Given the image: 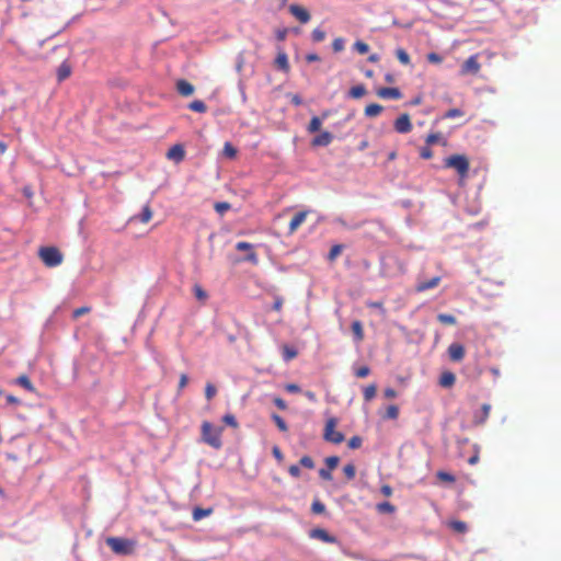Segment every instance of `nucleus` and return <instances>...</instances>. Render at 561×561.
<instances>
[{"label":"nucleus","mask_w":561,"mask_h":561,"mask_svg":"<svg viewBox=\"0 0 561 561\" xmlns=\"http://www.w3.org/2000/svg\"><path fill=\"white\" fill-rule=\"evenodd\" d=\"M399 416V409L397 405H389L386 411V417L396 420Z\"/></svg>","instance_id":"de8ad7c7"},{"label":"nucleus","mask_w":561,"mask_h":561,"mask_svg":"<svg viewBox=\"0 0 561 561\" xmlns=\"http://www.w3.org/2000/svg\"><path fill=\"white\" fill-rule=\"evenodd\" d=\"M379 513L392 514L396 511V507L390 502H381L376 506Z\"/></svg>","instance_id":"c756f323"},{"label":"nucleus","mask_w":561,"mask_h":561,"mask_svg":"<svg viewBox=\"0 0 561 561\" xmlns=\"http://www.w3.org/2000/svg\"><path fill=\"white\" fill-rule=\"evenodd\" d=\"M299 463L305 467V468H308V469H313L314 468V462L312 460V458L310 456H304L300 458L299 460Z\"/></svg>","instance_id":"8fccbe9b"},{"label":"nucleus","mask_w":561,"mask_h":561,"mask_svg":"<svg viewBox=\"0 0 561 561\" xmlns=\"http://www.w3.org/2000/svg\"><path fill=\"white\" fill-rule=\"evenodd\" d=\"M230 204L227 202H218L214 206L215 210L220 215H224L227 210L230 209Z\"/></svg>","instance_id":"c03bdc74"},{"label":"nucleus","mask_w":561,"mask_h":561,"mask_svg":"<svg viewBox=\"0 0 561 561\" xmlns=\"http://www.w3.org/2000/svg\"><path fill=\"white\" fill-rule=\"evenodd\" d=\"M354 49L357 53H359L360 55H364V54L368 53L369 46L366 43L362 42V41H357V42L354 43Z\"/></svg>","instance_id":"37998d69"},{"label":"nucleus","mask_w":561,"mask_h":561,"mask_svg":"<svg viewBox=\"0 0 561 561\" xmlns=\"http://www.w3.org/2000/svg\"><path fill=\"white\" fill-rule=\"evenodd\" d=\"M216 393H217L216 387L210 382L206 383V387H205L206 399L211 400L216 396Z\"/></svg>","instance_id":"a18cd8bd"},{"label":"nucleus","mask_w":561,"mask_h":561,"mask_svg":"<svg viewBox=\"0 0 561 561\" xmlns=\"http://www.w3.org/2000/svg\"><path fill=\"white\" fill-rule=\"evenodd\" d=\"M312 41L320 43L325 38V32L320 28H314L311 34Z\"/></svg>","instance_id":"49530a36"},{"label":"nucleus","mask_w":561,"mask_h":561,"mask_svg":"<svg viewBox=\"0 0 561 561\" xmlns=\"http://www.w3.org/2000/svg\"><path fill=\"white\" fill-rule=\"evenodd\" d=\"M276 64L280 69L288 70L289 65L287 55L285 53L278 54V56L276 57Z\"/></svg>","instance_id":"e433bc0d"},{"label":"nucleus","mask_w":561,"mask_h":561,"mask_svg":"<svg viewBox=\"0 0 561 561\" xmlns=\"http://www.w3.org/2000/svg\"><path fill=\"white\" fill-rule=\"evenodd\" d=\"M152 218V211H151V208L149 205H146L144 208H142V211L140 214V221L144 222V224H147L150 221V219Z\"/></svg>","instance_id":"ea45409f"},{"label":"nucleus","mask_w":561,"mask_h":561,"mask_svg":"<svg viewBox=\"0 0 561 561\" xmlns=\"http://www.w3.org/2000/svg\"><path fill=\"white\" fill-rule=\"evenodd\" d=\"M366 88L364 84L352 87L348 91V96L352 99H360L366 94Z\"/></svg>","instance_id":"b1692460"},{"label":"nucleus","mask_w":561,"mask_h":561,"mask_svg":"<svg viewBox=\"0 0 561 561\" xmlns=\"http://www.w3.org/2000/svg\"><path fill=\"white\" fill-rule=\"evenodd\" d=\"M340 462V458L337 456H330L325 459V463L328 466V469L334 470Z\"/></svg>","instance_id":"09e8293b"},{"label":"nucleus","mask_w":561,"mask_h":561,"mask_svg":"<svg viewBox=\"0 0 561 561\" xmlns=\"http://www.w3.org/2000/svg\"><path fill=\"white\" fill-rule=\"evenodd\" d=\"M481 69V65L479 62V55L474 54L470 56L460 68V75L467 76V75H478Z\"/></svg>","instance_id":"423d86ee"},{"label":"nucleus","mask_w":561,"mask_h":561,"mask_svg":"<svg viewBox=\"0 0 561 561\" xmlns=\"http://www.w3.org/2000/svg\"><path fill=\"white\" fill-rule=\"evenodd\" d=\"M188 108L193 112L205 113L207 110L206 104L201 100H195L188 104Z\"/></svg>","instance_id":"bb28decb"},{"label":"nucleus","mask_w":561,"mask_h":561,"mask_svg":"<svg viewBox=\"0 0 561 561\" xmlns=\"http://www.w3.org/2000/svg\"><path fill=\"white\" fill-rule=\"evenodd\" d=\"M90 311V308L89 307H80V308H77L75 311H73V318L77 319L85 313H88Z\"/></svg>","instance_id":"e2e57ef3"},{"label":"nucleus","mask_w":561,"mask_h":561,"mask_svg":"<svg viewBox=\"0 0 561 561\" xmlns=\"http://www.w3.org/2000/svg\"><path fill=\"white\" fill-rule=\"evenodd\" d=\"M106 545L117 554H131L135 549V542L133 540L122 537H108Z\"/></svg>","instance_id":"20e7f679"},{"label":"nucleus","mask_w":561,"mask_h":561,"mask_svg":"<svg viewBox=\"0 0 561 561\" xmlns=\"http://www.w3.org/2000/svg\"><path fill=\"white\" fill-rule=\"evenodd\" d=\"M283 302H284V300L282 297H279V296L275 297V301L273 304V309L275 311L279 312L283 308Z\"/></svg>","instance_id":"774afa93"},{"label":"nucleus","mask_w":561,"mask_h":561,"mask_svg":"<svg viewBox=\"0 0 561 561\" xmlns=\"http://www.w3.org/2000/svg\"><path fill=\"white\" fill-rule=\"evenodd\" d=\"M393 127H394L396 131H398L400 134H408V133H410L412 130V124H411L410 115L407 114V113L400 115L394 121Z\"/></svg>","instance_id":"6e6552de"},{"label":"nucleus","mask_w":561,"mask_h":561,"mask_svg":"<svg viewBox=\"0 0 561 561\" xmlns=\"http://www.w3.org/2000/svg\"><path fill=\"white\" fill-rule=\"evenodd\" d=\"M420 157L422 159H431L433 157V151L432 149L430 148V146H425V147H422L421 150H420Z\"/></svg>","instance_id":"5fc2aeb1"},{"label":"nucleus","mask_w":561,"mask_h":561,"mask_svg":"<svg viewBox=\"0 0 561 561\" xmlns=\"http://www.w3.org/2000/svg\"><path fill=\"white\" fill-rule=\"evenodd\" d=\"M332 48L335 53H340L344 49V39L342 37H337L332 43Z\"/></svg>","instance_id":"3c124183"},{"label":"nucleus","mask_w":561,"mask_h":561,"mask_svg":"<svg viewBox=\"0 0 561 561\" xmlns=\"http://www.w3.org/2000/svg\"><path fill=\"white\" fill-rule=\"evenodd\" d=\"M461 115H462V112L459 108H450L445 113L444 117L445 118H455V117H459Z\"/></svg>","instance_id":"4d7b16f0"},{"label":"nucleus","mask_w":561,"mask_h":561,"mask_svg":"<svg viewBox=\"0 0 561 561\" xmlns=\"http://www.w3.org/2000/svg\"><path fill=\"white\" fill-rule=\"evenodd\" d=\"M222 427H215L209 422L205 421L202 424V438L203 440L215 449H220Z\"/></svg>","instance_id":"f257e3e1"},{"label":"nucleus","mask_w":561,"mask_h":561,"mask_svg":"<svg viewBox=\"0 0 561 561\" xmlns=\"http://www.w3.org/2000/svg\"><path fill=\"white\" fill-rule=\"evenodd\" d=\"M383 107L380 104L371 103L365 107V115L368 117H376L382 112Z\"/></svg>","instance_id":"5701e85b"},{"label":"nucleus","mask_w":561,"mask_h":561,"mask_svg":"<svg viewBox=\"0 0 561 561\" xmlns=\"http://www.w3.org/2000/svg\"><path fill=\"white\" fill-rule=\"evenodd\" d=\"M309 536L313 539H318V540H321L327 543H336L337 542L336 537L330 535L323 528H314V529L310 530Z\"/></svg>","instance_id":"1a4fd4ad"},{"label":"nucleus","mask_w":561,"mask_h":561,"mask_svg":"<svg viewBox=\"0 0 561 561\" xmlns=\"http://www.w3.org/2000/svg\"><path fill=\"white\" fill-rule=\"evenodd\" d=\"M367 306H368L369 308H374V309H378V310H380V312H381L382 314H385V313H386V309H385L383 304H382L381 301H373V302H368V304H367Z\"/></svg>","instance_id":"052dcab7"},{"label":"nucleus","mask_w":561,"mask_h":561,"mask_svg":"<svg viewBox=\"0 0 561 561\" xmlns=\"http://www.w3.org/2000/svg\"><path fill=\"white\" fill-rule=\"evenodd\" d=\"M333 140V135L330 131H322L318 136L312 139V146L314 147H325L329 146Z\"/></svg>","instance_id":"f3484780"},{"label":"nucleus","mask_w":561,"mask_h":561,"mask_svg":"<svg viewBox=\"0 0 561 561\" xmlns=\"http://www.w3.org/2000/svg\"><path fill=\"white\" fill-rule=\"evenodd\" d=\"M377 95L381 99L399 100L402 98V93L398 88H380L377 91Z\"/></svg>","instance_id":"4468645a"},{"label":"nucleus","mask_w":561,"mask_h":561,"mask_svg":"<svg viewBox=\"0 0 561 561\" xmlns=\"http://www.w3.org/2000/svg\"><path fill=\"white\" fill-rule=\"evenodd\" d=\"M450 529L458 534H465L468 530V526L465 522L461 520H450L448 523Z\"/></svg>","instance_id":"393cba45"},{"label":"nucleus","mask_w":561,"mask_h":561,"mask_svg":"<svg viewBox=\"0 0 561 561\" xmlns=\"http://www.w3.org/2000/svg\"><path fill=\"white\" fill-rule=\"evenodd\" d=\"M71 75V67L67 61H64L57 69V79L59 82L66 80Z\"/></svg>","instance_id":"aec40b11"},{"label":"nucleus","mask_w":561,"mask_h":561,"mask_svg":"<svg viewBox=\"0 0 561 561\" xmlns=\"http://www.w3.org/2000/svg\"><path fill=\"white\" fill-rule=\"evenodd\" d=\"M211 510H204L201 507H197L193 511V518L194 520H199L205 516H208L210 514Z\"/></svg>","instance_id":"a19ab883"},{"label":"nucleus","mask_w":561,"mask_h":561,"mask_svg":"<svg viewBox=\"0 0 561 561\" xmlns=\"http://www.w3.org/2000/svg\"><path fill=\"white\" fill-rule=\"evenodd\" d=\"M337 425V420L335 417H330L325 422L324 432H323V438L327 442L333 443V444H341L344 440L343 433L335 430Z\"/></svg>","instance_id":"39448f33"},{"label":"nucleus","mask_w":561,"mask_h":561,"mask_svg":"<svg viewBox=\"0 0 561 561\" xmlns=\"http://www.w3.org/2000/svg\"><path fill=\"white\" fill-rule=\"evenodd\" d=\"M272 420L274 421V423L276 424L277 428L280 431V432H287L288 431V426L286 424V422L284 421V419L282 416H279L278 414L276 413H273L272 414Z\"/></svg>","instance_id":"2f4dec72"},{"label":"nucleus","mask_w":561,"mask_h":561,"mask_svg":"<svg viewBox=\"0 0 561 561\" xmlns=\"http://www.w3.org/2000/svg\"><path fill=\"white\" fill-rule=\"evenodd\" d=\"M282 353L284 359L287 362L294 359L298 354L297 351L289 345H283Z\"/></svg>","instance_id":"a878e982"},{"label":"nucleus","mask_w":561,"mask_h":561,"mask_svg":"<svg viewBox=\"0 0 561 561\" xmlns=\"http://www.w3.org/2000/svg\"><path fill=\"white\" fill-rule=\"evenodd\" d=\"M322 125L321 119L318 116H313L308 125V131L310 134L317 133L320 130Z\"/></svg>","instance_id":"473e14b6"},{"label":"nucleus","mask_w":561,"mask_h":561,"mask_svg":"<svg viewBox=\"0 0 561 561\" xmlns=\"http://www.w3.org/2000/svg\"><path fill=\"white\" fill-rule=\"evenodd\" d=\"M222 421H224V423H226L227 425H229V426H231L233 428L238 427V422H237L236 417L232 414L224 415Z\"/></svg>","instance_id":"603ef678"},{"label":"nucleus","mask_w":561,"mask_h":561,"mask_svg":"<svg viewBox=\"0 0 561 561\" xmlns=\"http://www.w3.org/2000/svg\"><path fill=\"white\" fill-rule=\"evenodd\" d=\"M15 383H18L19 386L23 387L25 390H27L30 392H34L35 391V387L33 386L32 381L30 380V378L26 375L19 376L15 379Z\"/></svg>","instance_id":"4be33fe9"},{"label":"nucleus","mask_w":561,"mask_h":561,"mask_svg":"<svg viewBox=\"0 0 561 561\" xmlns=\"http://www.w3.org/2000/svg\"><path fill=\"white\" fill-rule=\"evenodd\" d=\"M236 249L238 251H242L247 253V255L243 257V261L250 262L254 265L259 263V257L255 252L254 245L252 243L245 242V241H239L236 244Z\"/></svg>","instance_id":"0eeeda50"},{"label":"nucleus","mask_w":561,"mask_h":561,"mask_svg":"<svg viewBox=\"0 0 561 561\" xmlns=\"http://www.w3.org/2000/svg\"><path fill=\"white\" fill-rule=\"evenodd\" d=\"M167 158L175 163L182 162L185 158L184 147L181 144L172 146L167 152Z\"/></svg>","instance_id":"9d476101"},{"label":"nucleus","mask_w":561,"mask_h":561,"mask_svg":"<svg viewBox=\"0 0 561 561\" xmlns=\"http://www.w3.org/2000/svg\"><path fill=\"white\" fill-rule=\"evenodd\" d=\"M273 402H274V404H275L279 410H286V409H287V403L285 402V400H284V399L279 398V397L274 398Z\"/></svg>","instance_id":"0e129e2a"},{"label":"nucleus","mask_w":561,"mask_h":561,"mask_svg":"<svg viewBox=\"0 0 561 561\" xmlns=\"http://www.w3.org/2000/svg\"><path fill=\"white\" fill-rule=\"evenodd\" d=\"M309 214V210H302L297 213L289 222L288 233L293 234L305 221Z\"/></svg>","instance_id":"ddd939ff"},{"label":"nucleus","mask_w":561,"mask_h":561,"mask_svg":"<svg viewBox=\"0 0 561 561\" xmlns=\"http://www.w3.org/2000/svg\"><path fill=\"white\" fill-rule=\"evenodd\" d=\"M331 471L330 469H320L319 470V476L323 479V480H332V474H331Z\"/></svg>","instance_id":"69168bd1"},{"label":"nucleus","mask_w":561,"mask_h":561,"mask_svg":"<svg viewBox=\"0 0 561 561\" xmlns=\"http://www.w3.org/2000/svg\"><path fill=\"white\" fill-rule=\"evenodd\" d=\"M176 91L179 92V94H181L182 96H190L194 93L195 91V88L192 83H190L188 81L184 80V79H181L176 82Z\"/></svg>","instance_id":"a211bd4d"},{"label":"nucleus","mask_w":561,"mask_h":561,"mask_svg":"<svg viewBox=\"0 0 561 561\" xmlns=\"http://www.w3.org/2000/svg\"><path fill=\"white\" fill-rule=\"evenodd\" d=\"M448 354L451 360L460 362L465 356V348L461 344L453 343L448 347Z\"/></svg>","instance_id":"2eb2a0df"},{"label":"nucleus","mask_w":561,"mask_h":561,"mask_svg":"<svg viewBox=\"0 0 561 561\" xmlns=\"http://www.w3.org/2000/svg\"><path fill=\"white\" fill-rule=\"evenodd\" d=\"M436 477L443 482L454 483L456 481L455 476L446 471H437Z\"/></svg>","instance_id":"4c0bfd02"},{"label":"nucleus","mask_w":561,"mask_h":561,"mask_svg":"<svg viewBox=\"0 0 561 561\" xmlns=\"http://www.w3.org/2000/svg\"><path fill=\"white\" fill-rule=\"evenodd\" d=\"M437 320L445 325H454L457 322L456 318L453 314L447 313H439L437 316Z\"/></svg>","instance_id":"7c9ffc66"},{"label":"nucleus","mask_w":561,"mask_h":561,"mask_svg":"<svg viewBox=\"0 0 561 561\" xmlns=\"http://www.w3.org/2000/svg\"><path fill=\"white\" fill-rule=\"evenodd\" d=\"M347 445L351 449H357L362 446V438L359 436H353Z\"/></svg>","instance_id":"864d4df0"},{"label":"nucleus","mask_w":561,"mask_h":561,"mask_svg":"<svg viewBox=\"0 0 561 561\" xmlns=\"http://www.w3.org/2000/svg\"><path fill=\"white\" fill-rule=\"evenodd\" d=\"M343 472L348 480H353L356 476V468L353 463H347L343 467Z\"/></svg>","instance_id":"58836bf2"},{"label":"nucleus","mask_w":561,"mask_h":561,"mask_svg":"<svg viewBox=\"0 0 561 561\" xmlns=\"http://www.w3.org/2000/svg\"><path fill=\"white\" fill-rule=\"evenodd\" d=\"M288 472L291 477L294 478H299L300 477V468L297 466V465H291L289 468H288Z\"/></svg>","instance_id":"680f3d73"},{"label":"nucleus","mask_w":561,"mask_h":561,"mask_svg":"<svg viewBox=\"0 0 561 561\" xmlns=\"http://www.w3.org/2000/svg\"><path fill=\"white\" fill-rule=\"evenodd\" d=\"M369 373H370V369L368 366H362L356 369L355 375L358 378H365L369 375Z\"/></svg>","instance_id":"6e6d98bb"},{"label":"nucleus","mask_w":561,"mask_h":561,"mask_svg":"<svg viewBox=\"0 0 561 561\" xmlns=\"http://www.w3.org/2000/svg\"><path fill=\"white\" fill-rule=\"evenodd\" d=\"M444 167L455 169L460 180L466 179L469 173L470 163L465 154H453L444 160Z\"/></svg>","instance_id":"f03ea898"},{"label":"nucleus","mask_w":561,"mask_h":561,"mask_svg":"<svg viewBox=\"0 0 561 561\" xmlns=\"http://www.w3.org/2000/svg\"><path fill=\"white\" fill-rule=\"evenodd\" d=\"M396 56L398 58V60L402 64V65H410L411 64V59H410V56L409 54L405 51V49L403 48H398L396 50Z\"/></svg>","instance_id":"cd10ccee"},{"label":"nucleus","mask_w":561,"mask_h":561,"mask_svg":"<svg viewBox=\"0 0 561 561\" xmlns=\"http://www.w3.org/2000/svg\"><path fill=\"white\" fill-rule=\"evenodd\" d=\"M342 250H343V245L342 244H335L333 245L329 253H328V260L330 262H333L336 260V257L342 253Z\"/></svg>","instance_id":"72a5a7b5"},{"label":"nucleus","mask_w":561,"mask_h":561,"mask_svg":"<svg viewBox=\"0 0 561 561\" xmlns=\"http://www.w3.org/2000/svg\"><path fill=\"white\" fill-rule=\"evenodd\" d=\"M456 381L455 374L451 371H445L440 375L439 385L444 388H450Z\"/></svg>","instance_id":"6ab92c4d"},{"label":"nucleus","mask_w":561,"mask_h":561,"mask_svg":"<svg viewBox=\"0 0 561 561\" xmlns=\"http://www.w3.org/2000/svg\"><path fill=\"white\" fill-rule=\"evenodd\" d=\"M289 12L302 24L308 23L311 19L308 10L298 4H291L289 7Z\"/></svg>","instance_id":"9b49d317"},{"label":"nucleus","mask_w":561,"mask_h":561,"mask_svg":"<svg viewBox=\"0 0 561 561\" xmlns=\"http://www.w3.org/2000/svg\"><path fill=\"white\" fill-rule=\"evenodd\" d=\"M38 256L47 267H55L62 263L64 255L56 247H42Z\"/></svg>","instance_id":"7ed1b4c3"},{"label":"nucleus","mask_w":561,"mask_h":561,"mask_svg":"<svg viewBox=\"0 0 561 561\" xmlns=\"http://www.w3.org/2000/svg\"><path fill=\"white\" fill-rule=\"evenodd\" d=\"M440 280H442L440 276H434L428 280L419 279L417 284L415 286V291L423 293V291L433 289L439 285Z\"/></svg>","instance_id":"f8f14e48"},{"label":"nucleus","mask_w":561,"mask_h":561,"mask_svg":"<svg viewBox=\"0 0 561 561\" xmlns=\"http://www.w3.org/2000/svg\"><path fill=\"white\" fill-rule=\"evenodd\" d=\"M376 390H377V387L376 385H369L367 386L364 391H363V397H364V400L365 401H370L375 398L376 396Z\"/></svg>","instance_id":"f704fd0d"},{"label":"nucleus","mask_w":561,"mask_h":561,"mask_svg":"<svg viewBox=\"0 0 561 561\" xmlns=\"http://www.w3.org/2000/svg\"><path fill=\"white\" fill-rule=\"evenodd\" d=\"M224 154L233 159L237 156V149L230 142H226L224 146Z\"/></svg>","instance_id":"79ce46f5"},{"label":"nucleus","mask_w":561,"mask_h":561,"mask_svg":"<svg viewBox=\"0 0 561 561\" xmlns=\"http://www.w3.org/2000/svg\"><path fill=\"white\" fill-rule=\"evenodd\" d=\"M193 293H194L196 299L202 301V302H205L207 300V298H208L207 293L198 284L194 285Z\"/></svg>","instance_id":"c85d7f7f"},{"label":"nucleus","mask_w":561,"mask_h":561,"mask_svg":"<svg viewBox=\"0 0 561 561\" xmlns=\"http://www.w3.org/2000/svg\"><path fill=\"white\" fill-rule=\"evenodd\" d=\"M439 138H440L439 134L433 133V134L427 135L425 141H426L427 146H431V145L436 144L439 140Z\"/></svg>","instance_id":"bf43d9fd"},{"label":"nucleus","mask_w":561,"mask_h":561,"mask_svg":"<svg viewBox=\"0 0 561 561\" xmlns=\"http://www.w3.org/2000/svg\"><path fill=\"white\" fill-rule=\"evenodd\" d=\"M426 58L432 64H440L443 61V58L436 53L427 54Z\"/></svg>","instance_id":"13d9d810"},{"label":"nucleus","mask_w":561,"mask_h":561,"mask_svg":"<svg viewBox=\"0 0 561 561\" xmlns=\"http://www.w3.org/2000/svg\"><path fill=\"white\" fill-rule=\"evenodd\" d=\"M490 412H491V405L489 403L482 404L481 411L479 413H476L473 416V423L476 425L484 424L490 416Z\"/></svg>","instance_id":"dca6fc26"},{"label":"nucleus","mask_w":561,"mask_h":561,"mask_svg":"<svg viewBox=\"0 0 561 561\" xmlns=\"http://www.w3.org/2000/svg\"><path fill=\"white\" fill-rule=\"evenodd\" d=\"M352 332L354 334V339L356 342H362L364 340V329L360 321L355 320L352 323Z\"/></svg>","instance_id":"412c9836"},{"label":"nucleus","mask_w":561,"mask_h":561,"mask_svg":"<svg viewBox=\"0 0 561 561\" xmlns=\"http://www.w3.org/2000/svg\"><path fill=\"white\" fill-rule=\"evenodd\" d=\"M285 389L289 393H298V392H300V387L298 385H296V383H287L285 386Z\"/></svg>","instance_id":"338daca9"},{"label":"nucleus","mask_w":561,"mask_h":561,"mask_svg":"<svg viewBox=\"0 0 561 561\" xmlns=\"http://www.w3.org/2000/svg\"><path fill=\"white\" fill-rule=\"evenodd\" d=\"M311 512L313 514H324L325 513V505L318 499H316L311 504Z\"/></svg>","instance_id":"c9c22d12"}]
</instances>
